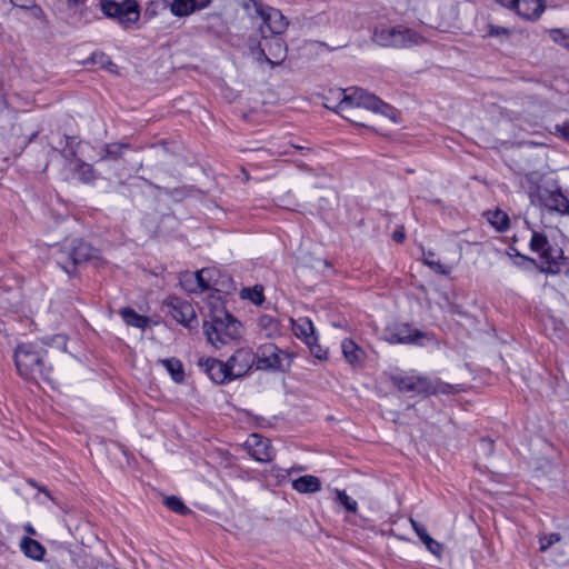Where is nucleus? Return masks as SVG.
<instances>
[{"label":"nucleus","mask_w":569,"mask_h":569,"mask_svg":"<svg viewBox=\"0 0 569 569\" xmlns=\"http://www.w3.org/2000/svg\"><path fill=\"white\" fill-rule=\"evenodd\" d=\"M99 258V250L90 243L74 239L69 243L63 244L57 253V263L71 274L76 271L78 264L94 260Z\"/></svg>","instance_id":"39448f33"},{"label":"nucleus","mask_w":569,"mask_h":569,"mask_svg":"<svg viewBox=\"0 0 569 569\" xmlns=\"http://www.w3.org/2000/svg\"><path fill=\"white\" fill-rule=\"evenodd\" d=\"M119 313L128 326L134 328L144 329L150 323V319L148 317L138 315L131 308H122L120 309Z\"/></svg>","instance_id":"bb28decb"},{"label":"nucleus","mask_w":569,"mask_h":569,"mask_svg":"<svg viewBox=\"0 0 569 569\" xmlns=\"http://www.w3.org/2000/svg\"><path fill=\"white\" fill-rule=\"evenodd\" d=\"M512 11L525 20H537L545 11V4L542 0H516Z\"/></svg>","instance_id":"a211bd4d"},{"label":"nucleus","mask_w":569,"mask_h":569,"mask_svg":"<svg viewBox=\"0 0 569 569\" xmlns=\"http://www.w3.org/2000/svg\"><path fill=\"white\" fill-rule=\"evenodd\" d=\"M100 7L107 17L117 19L123 28H130L140 17L139 6L134 0H124L121 3L102 0Z\"/></svg>","instance_id":"1a4fd4ad"},{"label":"nucleus","mask_w":569,"mask_h":569,"mask_svg":"<svg viewBox=\"0 0 569 569\" xmlns=\"http://www.w3.org/2000/svg\"><path fill=\"white\" fill-rule=\"evenodd\" d=\"M23 529L24 531L29 535V536H36L37 535V531L36 529L33 528V526L31 523H26L23 526Z\"/></svg>","instance_id":"de8ad7c7"},{"label":"nucleus","mask_w":569,"mask_h":569,"mask_svg":"<svg viewBox=\"0 0 569 569\" xmlns=\"http://www.w3.org/2000/svg\"><path fill=\"white\" fill-rule=\"evenodd\" d=\"M20 549L22 553L32 560L41 561L46 555V548L31 537H23L20 541Z\"/></svg>","instance_id":"412c9836"},{"label":"nucleus","mask_w":569,"mask_h":569,"mask_svg":"<svg viewBox=\"0 0 569 569\" xmlns=\"http://www.w3.org/2000/svg\"><path fill=\"white\" fill-rule=\"evenodd\" d=\"M164 307L167 313L186 328H194L198 325L194 309L190 302L172 297L166 301Z\"/></svg>","instance_id":"9d476101"},{"label":"nucleus","mask_w":569,"mask_h":569,"mask_svg":"<svg viewBox=\"0 0 569 569\" xmlns=\"http://www.w3.org/2000/svg\"><path fill=\"white\" fill-rule=\"evenodd\" d=\"M256 355L251 349L240 348L228 360L233 379L243 377L256 363Z\"/></svg>","instance_id":"4468645a"},{"label":"nucleus","mask_w":569,"mask_h":569,"mask_svg":"<svg viewBox=\"0 0 569 569\" xmlns=\"http://www.w3.org/2000/svg\"><path fill=\"white\" fill-rule=\"evenodd\" d=\"M393 380L401 392L421 393L428 391L426 380L415 376L396 377Z\"/></svg>","instance_id":"6ab92c4d"},{"label":"nucleus","mask_w":569,"mask_h":569,"mask_svg":"<svg viewBox=\"0 0 569 569\" xmlns=\"http://www.w3.org/2000/svg\"><path fill=\"white\" fill-rule=\"evenodd\" d=\"M423 337V332L412 329L409 325L402 323L386 331L385 339L389 343L410 345L416 343Z\"/></svg>","instance_id":"dca6fc26"},{"label":"nucleus","mask_w":569,"mask_h":569,"mask_svg":"<svg viewBox=\"0 0 569 569\" xmlns=\"http://www.w3.org/2000/svg\"><path fill=\"white\" fill-rule=\"evenodd\" d=\"M550 38L556 42L569 50V36L565 34L560 29L550 31Z\"/></svg>","instance_id":"58836bf2"},{"label":"nucleus","mask_w":569,"mask_h":569,"mask_svg":"<svg viewBox=\"0 0 569 569\" xmlns=\"http://www.w3.org/2000/svg\"><path fill=\"white\" fill-rule=\"evenodd\" d=\"M241 329V323L223 308L214 307L203 321L207 340L217 349L239 339Z\"/></svg>","instance_id":"20e7f679"},{"label":"nucleus","mask_w":569,"mask_h":569,"mask_svg":"<svg viewBox=\"0 0 569 569\" xmlns=\"http://www.w3.org/2000/svg\"><path fill=\"white\" fill-rule=\"evenodd\" d=\"M79 0H68L69 3L76 4Z\"/></svg>","instance_id":"6e6d98bb"},{"label":"nucleus","mask_w":569,"mask_h":569,"mask_svg":"<svg viewBox=\"0 0 569 569\" xmlns=\"http://www.w3.org/2000/svg\"><path fill=\"white\" fill-rule=\"evenodd\" d=\"M93 63L99 64L101 68L108 70L111 73L118 74V68L116 63L104 53L98 52L91 56Z\"/></svg>","instance_id":"7c9ffc66"},{"label":"nucleus","mask_w":569,"mask_h":569,"mask_svg":"<svg viewBox=\"0 0 569 569\" xmlns=\"http://www.w3.org/2000/svg\"><path fill=\"white\" fill-rule=\"evenodd\" d=\"M498 3H500L502 7L509 9L512 11L516 0H496Z\"/></svg>","instance_id":"a18cd8bd"},{"label":"nucleus","mask_w":569,"mask_h":569,"mask_svg":"<svg viewBox=\"0 0 569 569\" xmlns=\"http://www.w3.org/2000/svg\"><path fill=\"white\" fill-rule=\"evenodd\" d=\"M214 273V269L203 268L196 272H188V278L193 280L197 291H204L214 288V283L211 282Z\"/></svg>","instance_id":"393cba45"},{"label":"nucleus","mask_w":569,"mask_h":569,"mask_svg":"<svg viewBox=\"0 0 569 569\" xmlns=\"http://www.w3.org/2000/svg\"><path fill=\"white\" fill-rule=\"evenodd\" d=\"M487 36L497 38L500 42H503L510 38L511 30L506 27L490 23L487 26Z\"/></svg>","instance_id":"2f4dec72"},{"label":"nucleus","mask_w":569,"mask_h":569,"mask_svg":"<svg viewBox=\"0 0 569 569\" xmlns=\"http://www.w3.org/2000/svg\"><path fill=\"white\" fill-rule=\"evenodd\" d=\"M36 137H37L36 133H32V136L30 137V140L36 139Z\"/></svg>","instance_id":"4d7b16f0"},{"label":"nucleus","mask_w":569,"mask_h":569,"mask_svg":"<svg viewBox=\"0 0 569 569\" xmlns=\"http://www.w3.org/2000/svg\"><path fill=\"white\" fill-rule=\"evenodd\" d=\"M199 366L204 368L209 378L218 385L233 380L227 361L223 362L214 358H208L206 360H199Z\"/></svg>","instance_id":"f3484780"},{"label":"nucleus","mask_w":569,"mask_h":569,"mask_svg":"<svg viewBox=\"0 0 569 569\" xmlns=\"http://www.w3.org/2000/svg\"><path fill=\"white\" fill-rule=\"evenodd\" d=\"M110 144H97L99 149V154L106 152L108 154H112L113 151L108 149ZM119 147H124L126 144H118ZM86 150L96 151L94 144H64L61 153L63 157L69 158L72 157L76 166L73 168L74 177L83 183H92L98 179V173L93 170L92 166L84 160H81L77 157L78 153H86Z\"/></svg>","instance_id":"6e6552de"},{"label":"nucleus","mask_w":569,"mask_h":569,"mask_svg":"<svg viewBox=\"0 0 569 569\" xmlns=\"http://www.w3.org/2000/svg\"><path fill=\"white\" fill-rule=\"evenodd\" d=\"M292 488L300 493H313L321 489V482L318 477L307 475L295 479Z\"/></svg>","instance_id":"b1692460"},{"label":"nucleus","mask_w":569,"mask_h":569,"mask_svg":"<svg viewBox=\"0 0 569 569\" xmlns=\"http://www.w3.org/2000/svg\"><path fill=\"white\" fill-rule=\"evenodd\" d=\"M522 187L531 204L539 206L549 212L569 213V199L562 193L557 180L532 171L525 176Z\"/></svg>","instance_id":"f03ea898"},{"label":"nucleus","mask_w":569,"mask_h":569,"mask_svg":"<svg viewBox=\"0 0 569 569\" xmlns=\"http://www.w3.org/2000/svg\"><path fill=\"white\" fill-rule=\"evenodd\" d=\"M323 107L335 111L355 126L389 134V128L397 123L396 110L377 96L358 87L331 90L323 97Z\"/></svg>","instance_id":"f257e3e1"},{"label":"nucleus","mask_w":569,"mask_h":569,"mask_svg":"<svg viewBox=\"0 0 569 569\" xmlns=\"http://www.w3.org/2000/svg\"><path fill=\"white\" fill-rule=\"evenodd\" d=\"M421 542L426 546V548L433 556H436L438 559L441 558V555H442V551H443L442 543H440L437 540H435L433 538H431L430 535L428 537H423V540Z\"/></svg>","instance_id":"c9c22d12"},{"label":"nucleus","mask_w":569,"mask_h":569,"mask_svg":"<svg viewBox=\"0 0 569 569\" xmlns=\"http://www.w3.org/2000/svg\"><path fill=\"white\" fill-rule=\"evenodd\" d=\"M520 257H521V259H523V260H526V261H529V262H531V263H533V262H535V260H533V259H531V258H529V257H526V256H520Z\"/></svg>","instance_id":"3c124183"},{"label":"nucleus","mask_w":569,"mask_h":569,"mask_svg":"<svg viewBox=\"0 0 569 569\" xmlns=\"http://www.w3.org/2000/svg\"><path fill=\"white\" fill-rule=\"evenodd\" d=\"M159 362L166 368L176 383H182L186 375L182 362L178 358L160 359Z\"/></svg>","instance_id":"a878e982"},{"label":"nucleus","mask_w":569,"mask_h":569,"mask_svg":"<svg viewBox=\"0 0 569 569\" xmlns=\"http://www.w3.org/2000/svg\"><path fill=\"white\" fill-rule=\"evenodd\" d=\"M51 342L56 343L58 347L66 349L67 347V337L63 335H56L51 338Z\"/></svg>","instance_id":"c03bdc74"},{"label":"nucleus","mask_w":569,"mask_h":569,"mask_svg":"<svg viewBox=\"0 0 569 569\" xmlns=\"http://www.w3.org/2000/svg\"><path fill=\"white\" fill-rule=\"evenodd\" d=\"M292 330L295 335L305 342H309L316 337L315 326L307 317H300L297 320H293Z\"/></svg>","instance_id":"4be33fe9"},{"label":"nucleus","mask_w":569,"mask_h":569,"mask_svg":"<svg viewBox=\"0 0 569 569\" xmlns=\"http://www.w3.org/2000/svg\"><path fill=\"white\" fill-rule=\"evenodd\" d=\"M264 41L268 52H266L264 48H258L252 51L257 61H266L271 66L281 64L287 57V46L284 42L280 38L264 39Z\"/></svg>","instance_id":"f8f14e48"},{"label":"nucleus","mask_w":569,"mask_h":569,"mask_svg":"<svg viewBox=\"0 0 569 569\" xmlns=\"http://www.w3.org/2000/svg\"><path fill=\"white\" fill-rule=\"evenodd\" d=\"M488 221L500 232L506 231L509 228L508 214L499 209L488 212Z\"/></svg>","instance_id":"cd10ccee"},{"label":"nucleus","mask_w":569,"mask_h":569,"mask_svg":"<svg viewBox=\"0 0 569 569\" xmlns=\"http://www.w3.org/2000/svg\"><path fill=\"white\" fill-rule=\"evenodd\" d=\"M410 523L412 526V529L415 530V532L417 533V536L419 537V539L421 541L423 540V537L429 536V533L423 525L419 523L418 521L413 520L412 518L410 519Z\"/></svg>","instance_id":"37998d69"},{"label":"nucleus","mask_w":569,"mask_h":569,"mask_svg":"<svg viewBox=\"0 0 569 569\" xmlns=\"http://www.w3.org/2000/svg\"><path fill=\"white\" fill-rule=\"evenodd\" d=\"M460 389L458 387L451 386L449 383H437V386L433 389V393H453L458 392Z\"/></svg>","instance_id":"79ce46f5"},{"label":"nucleus","mask_w":569,"mask_h":569,"mask_svg":"<svg viewBox=\"0 0 569 569\" xmlns=\"http://www.w3.org/2000/svg\"><path fill=\"white\" fill-rule=\"evenodd\" d=\"M256 8L257 14L262 19V22L273 34H281L286 31L288 22L283 14L271 7H263L256 0H251Z\"/></svg>","instance_id":"ddd939ff"},{"label":"nucleus","mask_w":569,"mask_h":569,"mask_svg":"<svg viewBox=\"0 0 569 569\" xmlns=\"http://www.w3.org/2000/svg\"><path fill=\"white\" fill-rule=\"evenodd\" d=\"M337 500L349 512L356 513L358 510V503L355 499L349 497L345 490H336Z\"/></svg>","instance_id":"72a5a7b5"},{"label":"nucleus","mask_w":569,"mask_h":569,"mask_svg":"<svg viewBox=\"0 0 569 569\" xmlns=\"http://www.w3.org/2000/svg\"><path fill=\"white\" fill-rule=\"evenodd\" d=\"M249 455L260 462H269L274 458V450L268 438L252 433L247 440Z\"/></svg>","instance_id":"2eb2a0df"},{"label":"nucleus","mask_w":569,"mask_h":569,"mask_svg":"<svg viewBox=\"0 0 569 569\" xmlns=\"http://www.w3.org/2000/svg\"><path fill=\"white\" fill-rule=\"evenodd\" d=\"M423 262L437 273L447 274L449 272L443 264L435 260V253L431 251L423 254Z\"/></svg>","instance_id":"f704fd0d"},{"label":"nucleus","mask_w":569,"mask_h":569,"mask_svg":"<svg viewBox=\"0 0 569 569\" xmlns=\"http://www.w3.org/2000/svg\"><path fill=\"white\" fill-rule=\"evenodd\" d=\"M47 353L48 351L38 342L19 345L14 351V363L19 375L27 380L40 377L51 383L52 368L46 363Z\"/></svg>","instance_id":"7ed1b4c3"},{"label":"nucleus","mask_w":569,"mask_h":569,"mask_svg":"<svg viewBox=\"0 0 569 569\" xmlns=\"http://www.w3.org/2000/svg\"><path fill=\"white\" fill-rule=\"evenodd\" d=\"M164 505L172 511L179 515H188L191 510L183 503V501L176 497L169 496L164 499Z\"/></svg>","instance_id":"473e14b6"},{"label":"nucleus","mask_w":569,"mask_h":569,"mask_svg":"<svg viewBox=\"0 0 569 569\" xmlns=\"http://www.w3.org/2000/svg\"><path fill=\"white\" fill-rule=\"evenodd\" d=\"M293 147H296L297 149H300V150H303L305 148L300 144H292Z\"/></svg>","instance_id":"5fc2aeb1"},{"label":"nucleus","mask_w":569,"mask_h":569,"mask_svg":"<svg viewBox=\"0 0 569 569\" xmlns=\"http://www.w3.org/2000/svg\"><path fill=\"white\" fill-rule=\"evenodd\" d=\"M392 239L396 242L401 243L405 240V233L402 231H395L392 234Z\"/></svg>","instance_id":"49530a36"},{"label":"nucleus","mask_w":569,"mask_h":569,"mask_svg":"<svg viewBox=\"0 0 569 569\" xmlns=\"http://www.w3.org/2000/svg\"><path fill=\"white\" fill-rule=\"evenodd\" d=\"M561 540V536L559 533H549L543 535L539 538V549L541 552L547 551L552 545L559 542Z\"/></svg>","instance_id":"e433bc0d"},{"label":"nucleus","mask_w":569,"mask_h":569,"mask_svg":"<svg viewBox=\"0 0 569 569\" xmlns=\"http://www.w3.org/2000/svg\"><path fill=\"white\" fill-rule=\"evenodd\" d=\"M530 250L539 254L541 271L546 273H559L563 262V251L558 246H552L543 232L531 230Z\"/></svg>","instance_id":"0eeeda50"},{"label":"nucleus","mask_w":569,"mask_h":569,"mask_svg":"<svg viewBox=\"0 0 569 569\" xmlns=\"http://www.w3.org/2000/svg\"><path fill=\"white\" fill-rule=\"evenodd\" d=\"M196 9L193 0H174L171 3V12L178 17H184L192 13Z\"/></svg>","instance_id":"c756f323"},{"label":"nucleus","mask_w":569,"mask_h":569,"mask_svg":"<svg viewBox=\"0 0 569 569\" xmlns=\"http://www.w3.org/2000/svg\"><path fill=\"white\" fill-rule=\"evenodd\" d=\"M310 349V352L318 359H325L327 357V351L321 348V346L318 343L317 336L311 339L309 342H306Z\"/></svg>","instance_id":"4c0bfd02"},{"label":"nucleus","mask_w":569,"mask_h":569,"mask_svg":"<svg viewBox=\"0 0 569 569\" xmlns=\"http://www.w3.org/2000/svg\"><path fill=\"white\" fill-rule=\"evenodd\" d=\"M256 355L257 369L280 370L283 368L282 360L288 358V353L283 352L274 343H264L258 348Z\"/></svg>","instance_id":"9b49d317"},{"label":"nucleus","mask_w":569,"mask_h":569,"mask_svg":"<svg viewBox=\"0 0 569 569\" xmlns=\"http://www.w3.org/2000/svg\"><path fill=\"white\" fill-rule=\"evenodd\" d=\"M94 569H119V568L108 565V563H101V565L97 566Z\"/></svg>","instance_id":"8fccbe9b"},{"label":"nucleus","mask_w":569,"mask_h":569,"mask_svg":"<svg viewBox=\"0 0 569 569\" xmlns=\"http://www.w3.org/2000/svg\"><path fill=\"white\" fill-rule=\"evenodd\" d=\"M29 483L34 487V488H38L40 491L44 492L50 499L51 496H50V492L44 488V487H38L37 482L34 480H29Z\"/></svg>","instance_id":"09e8293b"},{"label":"nucleus","mask_w":569,"mask_h":569,"mask_svg":"<svg viewBox=\"0 0 569 569\" xmlns=\"http://www.w3.org/2000/svg\"><path fill=\"white\" fill-rule=\"evenodd\" d=\"M372 41L382 47L408 48L419 46L426 40L412 29L403 26H380L375 28Z\"/></svg>","instance_id":"423d86ee"},{"label":"nucleus","mask_w":569,"mask_h":569,"mask_svg":"<svg viewBox=\"0 0 569 569\" xmlns=\"http://www.w3.org/2000/svg\"><path fill=\"white\" fill-rule=\"evenodd\" d=\"M481 441L483 443H488L490 447L492 446V441L491 440L482 439Z\"/></svg>","instance_id":"603ef678"},{"label":"nucleus","mask_w":569,"mask_h":569,"mask_svg":"<svg viewBox=\"0 0 569 569\" xmlns=\"http://www.w3.org/2000/svg\"><path fill=\"white\" fill-rule=\"evenodd\" d=\"M240 297L250 300L256 306H260L264 301L263 287L257 284L253 288H243L241 289Z\"/></svg>","instance_id":"c85d7f7f"},{"label":"nucleus","mask_w":569,"mask_h":569,"mask_svg":"<svg viewBox=\"0 0 569 569\" xmlns=\"http://www.w3.org/2000/svg\"><path fill=\"white\" fill-rule=\"evenodd\" d=\"M214 32H216V34H217L218 37H222V36H223V31H222V30H221V31H214Z\"/></svg>","instance_id":"864d4df0"},{"label":"nucleus","mask_w":569,"mask_h":569,"mask_svg":"<svg viewBox=\"0 0 569 569\" xmlns=\"http://www.w3.org/2000/svg\"><path fill=\"white\" fill-rule=\"evenodd\" d=\"M258 327L266 338L274 339L282 335V327L279 319L269 315H261L258 318Z\"/></svg>","instance_id":"aec40b11"},{"label":"nucleus","mask_w":569,"mask_h":569,"mask_svg":"<svg viewBox=\"0 0 569 569\" xmlns=\"http://www.w3.org/2000/svg\"><path fill=\"white\" fill-rule=\"evenodd\" d=\"M555 133L558 138L569 140V119L561 124L555 127Z\"/></svg>","instance_id":"a19ab883"},{"label":"nucleus","mask_w":569,"mask_h":569,"mask_svg":"<svg viewBox=\"0 0 569 569\" xmlns=\"http://www.w3.org/2000/svg\"><path fill=\"white\" fill-rule=\"evenodd\" d=\"M342 355L347 362L352 366H358L363 360V351L361 348L351 339H343L341 342Z\"/></svg>","instance_id":"5701e85b"},{"label":"nucleus","mask_w":569,"mask_h":569,"mask_svg":"<svg viewBox=\"0 0 569 569\" xmlns=\"http://www.w3.org/2000/svg\"><path fill=\"white\" fill-rule=\"evenodd\" d=\"M188 272H184V273H181L180 276V284L182 286V288L189 292H198L197 291V287H196V283L193 282L192 279L188 278Z\"/></svg>","instance_id":"ea45409f"}]
</instances>
